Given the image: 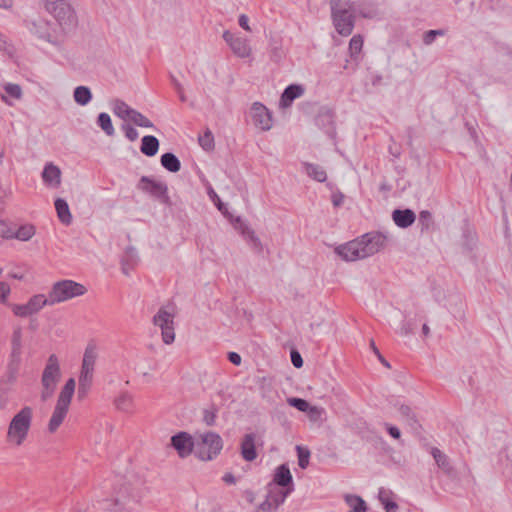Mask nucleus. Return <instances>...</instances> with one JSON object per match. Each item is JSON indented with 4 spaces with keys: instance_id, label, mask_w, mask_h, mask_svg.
<instances>
[{
    "instance_id": "obj_1",
    "label": "nucleus",
    "mask_w": 512,
    "mask_h": 512,
    "mask_svg": "<svg viewBox=\"0 0 512 512\" xmlns=\"http://www.w3.org/2000/svg\"><path fill=\"white\" fill-rule=\"evenodd\" d=\"M384 243L385 237L380 234H365L338 246L335 252L345 261H356L378 253Z\"/></svg>"
},
{
    "instance_id": "obj_2",
    "label": "nucleus",
    "mask_w": 512,
    "mask_h": 512,
    "mask_svg": "<svg viewBox=\"0 0 512 512\" xmlns=\"http://www.w3.org/2000/svg\"><path fill=\"white\" fill-rule=\"evenodd\" d=\"M44 8L55 19V28L67 40L68 36L75 31L78 25V18L74 8L66 0H45Z\"/></svg>"
},
{
    "instance_id": "obj_3",
    "label": "nucleus",
    "mask_w": 512,
    "mask_h": 512,
    "mask_svg": "<svg viewBox=\"0 0 512 512\" xmlns=\"http://www.w3.org/2000/svg\"><path fill=\"white\" fill-rule=\"evenodd\" d=\"M331 17L336 31L349 36L355 26L354 2L350 0H331Z\"/></svg>"
},
{
    "instance_id": "obj_4",
    "label": "nucleus",
    "mask_w": 512,
    "mask_h": 512,
    "mask_svg": "<svg viewBox=\"0 0 512 512\" xmlns=\"http://www.w3.org/2000/svg\"><path fill=\"white\" fill-rule=\"evenodd\" d=\"M26 27L30 34L36 37L39 41L51 45L56 51L63 53L65 51L66 40L62 34L51 25L50 22L44 19L29 20Z\"/></svg>"
},
{
    "instance_id": "obj_5",
    "label": "nucleus",
    "mask_w": 512,
    "mask_h": 512,
    "mask_svg": "<svg viewBox=\"0 0 512 512\" xmlns=\"http://www.w3.org/2000/svg\"><path fill=\"white\" fill-rule=\"evenodd\" d=\"M176 308L172 303L161 306L153 317V324L161 330L162 341L170 345L175 340Z\"/></svg>"
},
{
    "instance_id": "obj_6",
    "label": "nucleus",
    "mask_w": 512,
    "mask_h": 512,
    "mask_svg": "<svg viewBox=\"0 0 512 512\" xmlns=\"http://www.w3.org/2000/svg\"><path fill=\"white\" fill-rule=\"evenodd\" d=\"M32 420V409L22 408L12 419L8 432L7 441L15 446H20L27 437Z\"/></svg>"
},
{
    "instance_id": "obj_7",
    "label": "nucleus",
    "mask_w": 512,
    "mask_h": 512,
    "mask_svg": "<svg viewBox=\"0 0 512 512\" xmlns=\"http://www.w3.org/2000/svg\"><path fill=\"white\" fill-rule=\"evenodd\" d=\"M60 378L61 370L58 358L55 354H52L49 356L41 376L42 390L40 398L43 402H46L53 396Z\"/></svg>"
},
{
    "instance_id": "obj_8",
    "label": "nucleus",
    "mask_w": 512,
    "mask_h": 512,
    "mask_svg": "<svg viewBox=\"0 0 512 512\" xmlns=\"http://www.w3.org/2000/svg\"><path fill=\"white\" fill-rule=\"evenodd\" d=\"M86 288L72 280H61L53 284L50 292V302L53 305L68 301L74 297L85 294Z\"/></svg>"
},
{
    "instance_id": "obj_9",
    "label": "nucleus",
    "mask_w": 512,
    "mask_h": 512,
    "mask_svg": "<svg viewBox=\"0 0 512 512\" xmlns=\"http://www.w3.org/2000/svg\"><path fill=\"white\" fill-rule=\"evenodd\" d=\"M22 354V329L21 327H15L11 338V353L6 370V382L14 383L17 379V375L21 364Z\"/></svg>"
},
{
    "instance_id": "obj_10",
    "label": "nucleus",
    "mask_w": 512,
    "mask_h": 512,
    "mask_svg": "<svg viewBox=\"0 0 512 512\" xmlns=\"http://www.w3.org/2000/svg\"><path fill=\"white\" fill-rule=\"evenodd\" d=\"M7 306L11 308L15 316L25 318L40 312L45 306H53V304L50 302L49 295L35 294L29 298L26 304L8 303Z\"/></svg>"
},
{
    "instance_id": "obj_11",
    "label": "nucleus",
    "mask_w": 512,
    "mask_h": 512,
    "mask_svg": "<svg viewBox=\"0 0 512 512\" xmlns=\"http://www.w3.org/2000/svg\"><path fill=\"white\" fill-rule=\"evenodd\" d=\"M200 443H198L197 455L201 460H212L223 448V441L219 434L207 432L200 435Z\"/></svg>"
},
{
    "instance_id": "obj_12",
    "label": "nucleus",
    "mask_w": 512,
    "mask_h": 512,
    "mask_svg": "<svg viewBox=\"0 0 512 512\" xmlns=\"http://www.w3.org/2000/svg\"><path fill=\"white\" fill-rule=\"evenodd\" d=\"M292 492V488L287 490H276L270 484L268 495L266 499L257 507L256 512H277L280 505L284 503L287 496Z\"/></svg>"
},
{
    "instance_id": "obj_13",
    "label": "nucleus",
    "mask_w": 512,
    "mask_h": 512,
    "mask_svg": "<svg viewBox=\"0 0 512 512\" xmlns=\"http://www.w3.org/2000/svg\"><path fill=\"white\" fill-rule=\"evenodd\" d=\"M250 118L255 127L269 131L273 126V118L269 109L260 102H254L250 108Z\"/></svg>"
},
{
    "instance_id": "obj_14",
    "label": "nucleus",
    "mask_w": 512,
    "mask_h": 512,
    "mask_svg": "<svg viewBox=\"0 0 512 512\" xmlns=\"http://www.w3.org/2000/svg\"><path fill=\"white\" fill-rule=\"evenodd\" d=\"M138 188L167 204L169 202L168 187L164 182L155 181L148 176H142Z\"/></svg>"
},
{
    "instance_id": "obj_15",
    "label": "nucleus",
    "mask_w": 512,
    "mask_h": 512,
    "mask_svg": "<svg viewBox=\"0 0 512 512\" xmlns=\"http://www.w3.org/2000/svg\"><path fill=\"white\" fill-rule=\"evenodd\" d=\"M223 39L229 45L230 49L237 57H250L252 53V48L247 38L235 36L230 31H224Z\"/></svg>"
},
{
    "instance_id": "obj_16",
    "label": "nucleus",
    "mask_w": 512,
    "mask_h": 512,
    "mask_svg": "<svg viewBox=\"0 0 512 512\" xmlns=\"http://www.w3.org/2000/svg\"><path fill=\"white\" fill-rule=\"evenodd\" d=\"M140 500L133 493L121 494L116 497L108 508L109 512H139Z\"/></svg>"
},
{
    "instance_id": "obj_17",
    "label": "nucleus",
    "mask_w": 512,
    "mask_h": 512,
    "mask_svg": "<svg viewBox=\"0 0 512 512\" xmlns=\"http://www.w3.org/2000/svg\"><path fill=\"white\" fill-rule=\"evenodd\" d=\"M171 446L179 457L186 458L194 449L193 437L187 432H179L171 437Z\"/></svg>"
},
{
    "instance_id": "obj_18",
    "label": "nucleus",
    "mask_w": 512,
    "mask_h": 512,
    "mask_svg": "<svg viewBox=\"0 0 512 512\" xmlns=\"http://www.w3.org/2000/svg\"><path fill=\"white\" fill-rule=\"evenodd\" d=\"M41 178L44 185L49 189H57L61 185L62 172L60 168L52 162L46 163Z\"/></svg>"
},
{
    "instance_id": "obj_19",
    "label": "nucleus",
    "mask_w": 512,
    "mask_h": 512,
    "mask_svg": "<svg viewBox=\"0 0 512 512\" xmlns=\"http://www.w3.org/2000/svg\"><path fill=\"white\" fill-rule=\"evenodd\" d=\"M232 223L234 228L239 231L240 234L247 241H249L255 249L260 250L262 248L260 239L255 235V232L249 227L245 220H243L241 217H236Z\"/></svg>"
},
{
    "instance_id": "obj_20",
    "label": "nucleus",
    "mask_w": 512,
    "mask_h": 512,
    "mask_svg": "<svg viewBox=\"0 0 512 512\" xmlns=\"http://www.w3.org/2000/svg\"><path fill=\"white\" fill-rule=\"evenodd\" d=\"M256 434L247 433L241 441V455L245 461L251 462L257 458Z\"/></svg>"
},
{
    "instance_id": "obj_21",
    "label": "nucleus",
    "mask_w": 512,
    "mask_h": 512,
    "mask_svg": "<svg viewBox=\"0 0 512 512\" xmlns=\"http://www.w3.org/2000/svg\"><path fill=\"white\" fill-rule=\"evenodd\" d=\"M305 92V88L299 84H291L285 88L280 98V107L287 108L292 102L301 97Z\"/></svg>"
},
{
    "instance_id": "obj_22",
    "label": "nucleus",
    "mask_w": 512,
    "mask_h": 512,
    "mask_svg": "<svg viewBox=\"0 0 512 512\" xmlns=\"http://www.w3.org/2000/svg\"><path fill=\"white\" fill-rule=\"evenodd\" d=\"M392 219L398 227L407 228L415 222L416 215L411 209H396L392 212Z\"/></svg>"
},
{
    "instance_id": "obj_23",
    "label": "nucleus",
    "mask_w": 512,
    "mask_h": 512,
    "mask_svg": "<svg viewBox=\"0 0 512 512\" xmlns=\"http://www.w3.org/2000/svg\"><path fill=\"white\" fill-rule=\"evenodd\" d=\"M109 106L115 116L123 121L130 120V117L135 109L131 108L126 102L121 99H112Z\"/></svg>"
},
{
    "instance_id": "obj_24",
    "label": "nucleus",
    "mask_w": 512,
    "mask_h": 512,
    "mask_svg": "<svg viewBox=\"0 0 512 512\" xmlns=\"http://www.w3.org/2000/svg\"><path fill=\"white\" fill-rule=\"evenodd\" d=\"M93 374L94 369L84 366L81 367L78 380V397L82 398L87 394L93 380Z\"/></svg>"
},
{
    "instance_id": "obj_25",
    "label": "nucleus",
    "mask_w": 512,
    "mask_h": 512,
    "mask_svg": "<svg viewBox=\"0 0 512 512\" xmlns=\"http://www.w3.org/2000/svg\"><path fill=\"white\" fill-rule=\"evenodd\" d=\"M68 409L69 407L56 403V406L48 423V429L51 433L55 432L60 427L68 413Z\"/></svg>"
},
{
    "instance_id": "obj_26",
    "label": "nucleus",
    "mask_w": 512,
    "mask_h": 512,
    "mask_svg": "<svg viewBox=\"0 0 512 512\" xmlns=\"http://www.w3.org/2000/svg\"><path fill=\"white\" fill-rule=\"evenodd\" d=\"M274 483L283 488L287 487L286 490L288 488L293 489L292 475H291L289 468L285 464L280 465L276 469L275 474H274Z\"/></svg>"
},
{
    "instance_id": "obj_27",
    "label": "nucleus",
    "mask_w": 512,
    "mask_h": 512,
    "mask_svg": "<svg viewBox=\"0 0 512 512\" xmlns=\"http://www.w3.org/2000/svg\"><path fill=\"white\" fill-rule=\"evenodd\" d=\"M114 405L117 410L131 414L134 412V399L131 394L128 392H122L120 395H118L114 400Z\"/></svg>"
},
{
    "instance_id": "obj_28",
    "label": "nucleus",
    "mask_w": 512,
    "mask_h": 512,
    "mask_svg": "<svg viewBox=\"0 0 512 512\" xmlns=\"http://www.w3.org/2000/svg\"><path fill=\"white\" fill-rule=\"evenodd\" d=\"M431 454L437 464V466L447 475H451L453 472V467L450 463V460L446 454H444L440 449L433 447L431 449Z\"/></svg>"
},
{
    "instance_id": "obj_29",
    "label": "nucleus",
    "mask_w": 512,
    "mask_h": 512,
    "mask_svg": "<svg viewBox=\"0 0 512 512\" xmlns=\"http://www.w3.org/2000/svg\"><path fill=\"white\" fill-rule=\"evenodd\" d=\"M159 145V140L155 136L146 135L141 140L140 151L144 155L152 157L157 154Z\"/></svg>"
},
{
    "instance_id": "obj_30",
    "label": "nucleus",
    "mask_w": 512,
    "mask_h": 512,
    "mask_svg": "<svg viewBox=\"0 0 512 512\" xmlns=\"http://www.w3.org/2000/svg\"><path fill=\"white\" fill-rule=\"evenodd\" d=\"M55 209L59 220L63 224L69 225L72 222V215L70 213V209L66 200L62 198H57L55 200Z\"/></svg>"
},
{
    "instance_id": "obj_31",
    "label": "nucleus",
    "mask_w": 512,
    "mask_h": 512,
    "mask_svg": "<svg viewBox=\"0 0 512 512\" xmlns=\"http://www.w3.org/2000/svg\"><path fill=\"white\" fill-rule=\"evenodd\" d=\"M161 165L169 172L176 173L181 169L180 160L171 152L164 153L160 159Z\"/></svg>"
},
{
    "instance_id": "obj_32",
    "label": "nucleus",
    "mask_w": 512,
    "mask_h": 512,
    "mask_svg": "<svg viewBox=\"0 0 512 512\" xmlns=\"http://www.w3.org/2000/svg\"><path fill=\"white\" fill-rule=\"evenodd\" d=\"M74 101L81 106L87 105L92 100V93L87 86H77L73 92Z\"/></svg>"
},
{
    "instance_id": "obj_33",
    "label": "nucleus",
    "mask_w": 512,
    "mask_h": 512,
    "mask_svg": "<svg viewBox=\"0 0 512 512\" xmlns=\"http://www.w3.org/2000/svg\"><path fill=\"white\" fill-rule=\"evenodd\" d=\"M303 166L305 172L308 174L309 177L313 178L318 182H324L326 180V172L321 166L308 162L303 163Z\"/></svg>"
},
{
    "instance_id": "obj_34",
    "label": "nucleus",
    "mask_w": 512,
    "mask_h": 512,
    "mask_svg": "<svg viewBox=\"0 0 512 512\" xmlns=\"http://www.w3.org/2000/svg\"><path fill=\"white\" fill-rule=\"evenodd\" d=\"M98 357L95 344H88L83 355L82 366L94 369Z\"/></svg>"
},
{
    "instance_id": "obj_35",
    "label": "nucleus",
    "mask_w": 512,
    "mask_h": 512,
    "mask_svg": "<svg viewBox=\"0 0 512 512\" xmlns=\"http://www.w3.org/2000/svg\"><path fill=\"white\" fill-rule=\"evenodd\" d=\"M97 125L103 130V132L112 137L115 134V129L112 124L111 117L108 113L101 112L97 117Z\"/></svg>"
},
{
    "instance_id": "obj_36",
    "label": "nucleus",
    "mask_w": 512,
    "mask_h": 512,
    "mask_svg": "<svg viewBox=\"0 0 512 512\" xmlns=\"http://www.w3.org/2000/svg\"><path fill=\"white\" fill-rule=\"evenodd\" d=\"M345 502L351 507L349 512H365L367 510L366 503L360 496L348 494L345 496Z\"/></svg>"
},
{
    "instance_id": "obj_37",
    "label": "nucleus",
    "mask_w": 512,
    "mask_h": 512,
    "mask_svg": "<svg viewBox=\"0 0 512 512\" xmlns=\"http://www.w3.org/2000/svg\"><path fill=\"white\" fill-rule=\"evenodd\" d=\"M35 227L31 224H24L16 228L14 237L19 241H28L35 235Z\"/></svg>"
},
{
    "instance_id": "obj_38",
    "label": "nucleus",
    "mask_w": 512,
    "mask_h": 512,
    "mask_svg": "<svg viewBox=\"0 0 512 512\" xmlns=\"http://www.w3.org/2000/svg\"><path fill=\"white\" fill-rule=\"evenodd\" d=\"M129 121L133 122L139 127L154 128L153 122L137 110L133 111Z\"/></svg>"
},
{
    "instance_id": "obj_39",
    "label": "nucleus",
    "mask_w": 512,
    "mask_h": 512,
    "mask_svg": "<svg viewBox=\"0 0 512 512\" xmlns=\"http://www.w3.org/2000/svg\"><path fill=\"white\" fill-rule=\"evenodd\" d=\"M379 500L381 504L384 506L386 512H397L398 505L396 502L392 501L388 497V493L385 490H380L379 492Z\"/></svg>"
},
{
    "instance_id": "obj_40",
    "label": "nucleus",
    "mask_w": 512,
    "mask_h": 512,
    "mask_svg": "<svg viewBox=\"0 0 512 512\" xmlns=\"http://www.w3.org/2000/svg\"><path fill=\"white\" fill-rule=\"evenodd\" d=\"M398 411L401 415V417L412 427L415 426V424L417 423L416 419H415V415L412 411V409L407 406V405H404V404H401L399 407H398Z\"/></svg>"
},
{
    "instance_id": "obj_41",
    "label": "nucleus",
    "mask_w": 512,
    "mask_h": 512,
    "mask_svg": "<svg viewBox=\"0 0 512 512\" xmlns=\"http://www.w3.org/2000/svg\"><path fill=\"white\" fill-rule=\"evenodd\" d=\"M310 421L312 422H322L323 416L325 415V409L319 406H310L308 411L306 412Z\"/></svg>"
},
{
    "instance_id": "obj_42",
    "label": "nucleus",
    "mask_w": 512,
    "mask_h": 512,
    "mask_svg": "<svg viewBox=\"0 0 512 512\" xmlns=\"http://www.w3.org/2000/svg\"><path fill=\"white\" fill-rule=\"evenodd\" d=\"M4 90L6 94L12 99L19 100L23 95L22 88L18 84L7 83L4 86Z\"/></svg>"
},
{
    "instance_id": "obj_43",
    "label": "nucleus",
    "mask_w": 512,
    "mask_h": 512,
    "mask_svg": "<svg viewBox=\"0 0 512 512\" xmlns=\"http://www.w3.org/2000/svg\"><path fill=\"white\" fill-rule=\"evenodd\" d=\"M354 8H355V17L357 15L363 17V18H373L376 13L373 9L366 7L365 5L354 2Z\"/></svg>"
},
{
    "instance_id": "obj_44",
    "label": "nucleus",
    "mask_w": 512,
    "mask_h": 512,
    "mask_svg": "<svg viewBox=\"0 0 512 512\" xmlns=\"http://www.w3.org/2000/svg\"><path fill=\"white\" fill-rule=\"evenodd\" d=\"M363 47V38L361 35H354L349 42V50L351 53V56H355L358 53H360L361 49Z\"/></svg>"
},
{
    "instance_id": "obj_45",
    "label": "nucleus",
    "mask_w": 512,
    "mask_h": 512,
    "mask_svg": "<svg viewBox=\"0 0 512 512\" xmlns=\"http://www.w3.org/2000/svg\"><path fill=\"white\" fill-rule=\"evenodd\" d=\"M200 146L204 150H211L214 146V137L211 131L207 130L202 136L198 139Z\"/></svg>"
},
{
    "instance_id": "obj_46",
    "label": "nucleus",
    "mask_w": 512,
    "mask_h": 512,
    "mask_svg": "<svg viewBox=\"0 0 512 512\" xmlns=\"http://www.w3.org/2000/svg\"><path fill=\"white\" fill-rule=\"evenodd\" d=\"M287 402L290 406L296 408L297 410H299L301 412H307L308 409L310 408L309 403L306 400L301 399V398L291 397V398L287 399Z\"/></svg>"
},
{
    "instance_id": "obj_47",
    "label": "nucleus",
    "mask_w": 512,
    "mask_h": 512,
    "mask_svg": "<svg viewBox=\"0 0 512 512\" xmlns=\"http://www.w3.org/2000/svg\"><path fill=\"white\" fill-rule=\"evenodd\" d=\"M73 394L72 390L63 387L58 396L57 404L69 407Z\"/></svg>"
},
{
    "instance_id": "obj_48",
    "label": "nucleus",
    "mask_w": 512,
    "mask_h": 512,
    "mask_svg": "<svg viewBox=\"0 0 512 512\" xmlns=\"http://www.w3.org/2000/svg\"><path fill=\"white\" fill-rule=\"evenodd\" d=\"M418 223L422 230L428 229L432 224V214L428 210L419 213Z\"/></svg>"
},
{
    "instance_id": "obj_49",
    "label": "nucleus",
    "mask_w": 512,
    "mask_h": 512,
    "mask_svg": "<svg viewBox=\"0 0 512 512\" xmlns=\"http://www.w3.org/2000/svg\"><path fill=\"white\" fill-rule=\"evenodd\" d=\"M445 31L443 29L428 30L423 35V42L425 45H431L437 36H444Z\"/></svg>"
},
{
    "instance_id": "obj_50",
    "label": "nucleus",
    "mask_w": 512,
    "mask_h": 512,
    "mask_svg": "<svg viewBox=\"0 0 512 512\" xmlns=\"http://www.w3.org/2000/svg\"><path fill=\"white\" fill-rule=\"evenodd\" d=\"M207 193L209 198L213 201V203L217 206L218 210L223 214H226L225 205L222 203L218 194L214 191V189L209 185L207 188Z\"/></svg>"
},
{
    "instance_id": "obj_51",
    "label": "nucleus",
    "mask_w": 512,
    "mask_h": 512,
    "mask_svg": "<svg viewBox=\"0 0 512 512\" xmlns=\"http://www.w3.org/2000/svg\"><path fill=\"white\" fill-rule=\"evenodd\" d=\"M121 129L124 132L125 137L129 141L134 142L138 139V137H139L138 131L130 124H126V123L122 124Z\"/></svg>"
},
{
    "instance_id": "obj_52",
    "label": "nucleus",
    "mask_w": 512,
    "mask_h": 512,
    "mask_svg": "<svg viewBox=\"0 0 512 512\" xmlns=\"http://www.w3.org/2000/svg\"><path fill=\"white\" fill-rule=\"evenodd\" d=\"M215 420H216V410H214V409L204 410L203 421L206 423V425L213 426L215 424Z\"/></svg>"
},
{
    "instance_id": "obj_53",
    "label": "nucleus",
    "mask_w": 512,
    "mask_h": 512,
    "mask_svg": "<svg viewBox=\"0 0 512 512\" xmlns=\"http://www.w3.org/2000/svg\"><path fill=\"white\" fill-rule=\"evenodd\" d=\"M505 457L509 464L506 467L509 478L512 480V445L507 446L505 449Z\"/></svg>"
},
{
    "instance_id": "obj_54",
    "label": "nucleus",
    "mask_w": 512,
    "mask_h": 512,
    "mask_svg": "<svg viewBox=\"0 0 512 512\" xmlns=\"http://www.w3.org/2000/svg\"><path fill=\"white\" fill-rule=\"evenodd\" d=\"M17 227H8L3 221H2V239H15L14 233Z\"/></svg>"
},
{
    "instance_id": "obj_55",
    "label": "nucleus",
    "mask_w": 512,
    "mask_h": 512,
    "mask_svg": "<svg viewBox=\"0 0 512 512\" xmlns=\"http://www.w3.org/2000/svg\"><path fill=\"white\" fill-rule=\"evenodd\" d=\"M291 362L296 368H301L303 366V360L299 352L295 350L291 352Z\"/></svg>"
},
{
    "instance_id": "obj_56",
    "label": "nucleus",
    "mask_w": 512,
    "mask_h": 512,
    "mask_svg": "<svg viewBox=\"0 0 512 512\" xmlns=\"http://www.w3.org/2000/svg\"><path fill=\"white\" fill-rule=\"evenodd\" d=\"M385 427H386V430L387 432L389 433V435L391 437H393L394 439H400L401 437V432L400 430L396 427V426H393V425H390V424H385Z\"/></svg>"
},
{
    "instance_id": "obj_57",
    "label": "nucleus",
    "mask_w": 512,
    "mask_h": 512,
    "mask_svg": "<svg viewBox=\"0 0 512 512\" xmlns=\"http://www.w3.org/2000/svg\"><path fill=\"white\" fill-rule=\"evenodd\" d=\"M172 83L175 87V89L177 90L178 94H179V98L182 102H185L186 101V96L184 94V89L182 87V85L180 84V82L175 79V78H172Z\"/></svg>"
},
{
    "instance_id": "obj_58",
    "label": "nucleus",
    "mask_w": 512,
    "mask_h": 512,
    "mask_svg": "<svg viewBox=\"0 0 512 512\" xmlns=\"http://www.w3.org/2000/svg\"><path fill=\"white\" fill-rule=\"evenodd\" d=\"M297 448L299 451V455H298L299 456V466L304 469L308 465L309 452L306 451L305 454H303L301 451V448L300 447H297Z\"/></svg>"
},
{
    "instance_id": "obj_59",
    "label": "nucleus",
    "mask_w": 512,
    "mask_h": 512,
    "mask_svg": "<svg viewBox=\"0 0 512 512\" xmlns=\"http://www.w3.org/2000/svg\"><path fill=\"white\" fill-rule=\"evenodd\" d=\"M228 359L231 363H233L234 365H237V366L240 365L241 361H242L241 356L236 352H229Z\"/></svg>"
},
{
    "instance_id": "obj_60",
    "label": "nucleus",
    "mask_w": 512,
    "mask_h": 512,
    "mask_svg": "<svg viewBox=\"0 0 512 512\" xmlns=\"http://www.w3.org/2000/svg\"><path fill=\"white\" fill-rule=\"evenodd\" d=\"M344 195L342 193H335L332 195V203L335 207H339L343 204Z\"/></svg>"
},
{
    "instance_id": "obj_61",
    "label": "nucleus",
    "mask_w": 512,
    "mask_h": 512,
    "mask_svg": "<svg viewBox=\"0 0 512 512\" xmlns=\"http://www.w3.org/2000/svg\"><path fill=\"white\" fill-rule=\"evenodd\" d=\"M248 21H249V20H248V17H247L245 14H241V15L239 16V20H238L239 25H240L243 29H245L246 31H250V30H251V29H250V26H249V24H248Z\"/></svg>"
},
{
    "instance_id": "obj_62",
    "label": "nucleus",
    "mask_w": 512,
    "mask_h": 512,
    "mask_svg": "<svg viewBox=\"0 0 512 512\" xmlns=\"http://www.w3.org/2000/svg\"><path fill=\"white\" fill-rule=\"evenodd\" d=\"M413 331V325L410 322L403 323L401 327V334L402 335H409Z\"/></svg>"
},
{
    "instance_id": "obj_63",
    "label": "nucleus",
    "mask_w": 512,
    "mask_h": 512,
    "mask_svg": "<svg viewBox=\"0 0 512 512\" xmlns=\"http://www.w3.org/2000/svg\"><path fill=\"white\" fill-rule=\"evenodd\" d=\"M10 293V287L2 282V303L7 305L9 302H6V298Z\"/></svg>"
},
{
    "instance_id": "obj_64",
    "label": "nucleus",
    "mask_w": 512,
    "mask_h": 512,
    "mask_svg": "<svg viewBox=\"0 0 512 512\" xmlns=\"http://www.w3.org/2000/svg\"><path fill=\"white\" fill-rule=\"evenodd\" d=\"M75 380L73 378H70L66 381L65 385H64V388H68L70 390H72L73 392H75Z\"/></svg>"
}]
</instances>
